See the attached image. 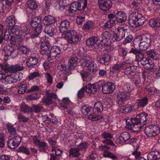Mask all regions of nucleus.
<instances>
[{
	"label": "nucleus",
	"instance_id": "1",
	"mask_svg": "<svg viewBox=\"0 0 160 160\" xmlns=\"http://www.w3.org/2000/svg\"><path fill=\"white\" fill-rule=\"evenodd\" d=\"M148 118V114L145 112L137 115L135 117L126 121V128L133 132H138L142 128L144 122Z\"/></svg>",
	"mask_w": 160,
	"mask_h": 160
},
{
	"label": "nucleus",
	"instance_id": "2",
	"mask_svg": "<svg viewBox=\"0 0 160 160\" xmlns=\"http://www.w3.org/2000/svg\"><path fill=\"white\" fill-rule=\"evenodd\" d=\"M145 21L142 15L138 12H134L131 14L129 16L128 22L132 27L136 28L142 26Z\"/></svg>",
	"mask_w": 160,
	"mask_h": 160
},
{
	"label": "nucleus",
	"instance_id": "3",
	"mask_svg": "<svg viewBox=\"0 0 160 160\" xmlns=\"http://www.w3.org/2000/svg\"><path fill=\"white\" fill-rule=\"evenodd\" d=\"M18 51V49H14L11 46L7 45L4 46L2 50V54L3 56L4 60L7 61L9 56H11L12 58L17 57Z\"/></svg>",
	"mask_w": 160,
	"mask_h": 160
},
{
	"label": "nucleus",
	"instance_id": "4",
	"mask_svg": "<svg viewBox=\"0 0 160 160\" xmlns=\"http://www.w3.org/2000/svg\"><path fill=\"white\" fill-rule=\"evenodd\" d=\"M41 44L40 47V53L42 55L47 54V56L48 58V54L49 52L50 47V44L48 41V38L46 36L41 38Z\"/></svg>",
	"mask_w": 160,
	"mask_h": 160
},
{
	"label": "nucleus",
	"instance_id": "5",
	"mask_svg": "<svg viewBox=\"0 0 160 160\" xmlns=\"http://www.w3.org/2000/svg\"><path fill=\"white\" fill-rule=\"evenodd\" d=\"M67 36V41L70 43L74 44L78 43L81 40V36L77 33L74 30L68 31Z\"/></svg>",
	"mask_w": 160,
	"mask_h": 160
},
{
	"label": "nucleus",
	"instance_id": "6",
	"mask_svg": "<svg viewBox=\"0 0 160 160\" xmlns=\"http://www.w3.org/2000/svg\"><path fill=\"white\" fill-rule=\"evenodd\" d=\"M139 42L151 43V40L150 36L148 34L138 36L134 39L132 45L134 48H137L138 46Z\"/></svg>",
	"mask_w": 160,
	"mask_h": 160
},
{
	"label": "nucleus",
	"instance_id": "7",
	"mask_svg": "<svg viewBox=\"0 0 160 160\" xmlns=\"http://www.w3.org/2000/svg\"><path fill=\"white\" fill-rule=\"evenodd\" d=\"M146 135L148 137H154L159 133V128L156 125H150L148 126L144 129Z\"/></svg>",
	"mask_w": 160,
	"mask_h": 160
},
{
	"label": "nucleus",
	"instance_id": "8",
	"mask_svg": "<svg viewBox=\"0 0 160 160\" xmlns=\"http://www.w3.org/2000/svg\"><path fill=\"white\" fill-rule=\"evenodd\" d=\"M21 140V137L18 135L10 136L7 141L8 146L10 148L13 149L18 146Z\"/></svg>",
	"mask_w": 160,
	"mask_h": 160
},
{
	"label": "nucleus",
	"instance_id": "9",
	"mask_svg": "<svg viewBox=\"0 0 160 160\" xmlns=\"http://www.w3.org/2000/svg\"><path fill=\"white\" fill-rule=\"evenodd\" d=\"M115 29L116 34L113 36V38L116 41H120L125 37L126 32L128 29L126 25H123Z\"/></svg>",
	"mask_w": 160,
	"mask_h": 160
},
{
	"label": "nucleus",
	"instance_id": "10",
	"mask_svg": "<svg viewBox=\"0 0 160 160\" xmlns=\"http://www.w3.org/2000/svg\"><path fill=\"white\" fill-rule=\"evenodd\" d=\"M130 93L124 91H120L117 98V102L119 107H121L123 105L125 102L129 99Z\"/></svg>",
	"mask_w": 160,
	"mask_h": 160
},
{
	"label": "nucleus",
	"instance_id": "11",
	"mask_svg": "<svg viewBox=\"0 0 160 160\" xmlns=\"http://www.w3.org/2000/svg\"><path fill=\"white\" fill-rule=\"evenodd\" d=\"M111 34L108 32H104L101 35V39H99L101 45L108 47L111 45L109 39Z\"/></svg>",
	"mask_w": 160,
	"mask_h": 160
},
{
	"label": "nucleus",
	"instance_id": "12",
	"mask_svg": "<svg viewBox=\"0 0 160 160\" xmlns=\"http://www.w3.org/2000/svg\"><path fill=\"white\" fill-rule=\"evenodd\" d=\"M61 53V49L59 47L53 46L51 48L49 54H48V59H53L57 58L58 59L60 57Z\"/></svg>",
	"mask_w": 160,
	"mask_h": 160
},
{
	"label": "nucleus",
	"instance_id": "13",
	"mask_svg": "<svg viewBox=\"0 0 160 160\" xmlns=\"http://www.w3.org/2000/svg\"><path fill=\"white\" fill-rule=\"evenodd\" d=\"M98 5L101 10L107 11L111 8L112 5L110 0H98Z\"/></svg>",
	"mask_w": 160,
	"mask_h": 160
},
{
	"label": "nucleus",
	"instance_id": "14",
	"mask_svg": "<svg viewBox=\"0 0 160 160\" xmlns=\"http://www.w3.org/2000/svg\"><path fill=\"white\" fill-rule=\"evenodd\" d=\"M131 137L130 134L127 132H124L121 133L120 135L116 140L118 144H123L127 141L129 140Z\"/></svg>",
	"mask_w": 160,
	"mask_h": 160
},
{
	"label": "nucleus",
	"instance_id": "15",
	"mask_svg": "<svg viewBox=\"0 0 160 160\" xmlns=\"http://www.w3.org/2000/svg\"><path fill=\"white\" fill-rule=\"evenodd\" d=\"M86 44L87 46L92 48H96L101 45L99 40L96 37L88 39L86 41Z\"/></svg>",
	"mask_w": 160,
	"mask_h": 160
},
{
	"label": "nucleus",
	"instance_id": "16",
	"mask_svg": "<svg viewBox=\"0 0 160 160\" xmlns=\"http://www.w3.org/2000/svg\"><path fill=\"white\" fill-rule=\"evenodd\" d=\"M115 88L114 85L110 82L105 83L102 87V92L104 94L112 93Z\"/></svg>",
	"mask_w": 160,
	"mask_h": 160
},
{
	"label": "nucleus",
	"instance_id": "17",
	"mask_svg": "<svg viewBox=\"0 0 160 160\" xmlns=\"http://www.w3.org/2000/svg\"><path fill=\"white\" fill-rule=\"evenodd\" d=\"M95 64L93 59H88L87 58L85 59L82 60L81 65L82 66L86 67L88 70H91L92 68L95 67Z\"/></svg>",
	"mask_w": 160,
	"mask_h": 160
},
{
	"label": "nucleus",
	"instance_id": "18",
	"mask_svg": "<svg viewBox=\"0 0 160 160\" xmlns=\"http://www.w3.org/2000/svg\"><path fill=\"white\" fill-rule=\"evenodd\" d=\"M140 62L148 70L152 69L154 66L153 62L148 58L144 57Z\"/></svg>",
	"mask_w": 160,
	"mask_h": 160
},
{
	"label": "nucleus",
	"instance_id": "19",
	"mask_svg": "<svg viewBox=\"0 0 160 160\" xmlns=\"http://www.w3.org/2000/svg\"><path fill=\"white\" fill-rule=\"evenodd\" d=\"M18 75L15 73H12L9 75L5 76V83L6 84L16 82L17 80Z\"/></svg>",
	"mask_w": 160,
	"mask_h": 160
},
{
	"label": "nucleus",
	"instance_id": "20",
	"mask_svg": "<svg viewBox=\"0 0 160 160\" xmlns=\"http://www.w3.org/2000/svg\"><path fill=\"white\" fill-rule=\"evenodd\" d=\"M38 59L36 57H30L26 61V66L30 68H34L38 63Z\"/></svg>",
	"mask_w": 160,
	"mask_h": 160
},
{
	"label": "nucleus",
	"instance_id": "21",
	"mask_svg": "<svg viewBox=\"0 0 160 160\" xmlns=\"http://www.w3.org/2000/svg\"><path fill=\"white\" fill-rule=\"evenodd\" d=\"M70 22L67 20H65L60 22L59 28L61 33L66 32L70 27Z\"/></svg>",
	"mask_w": 160,
	"mask_h": 160
},
{
	"label": "nucleus",
	"instance_id": "22",
	"mask_svg": "<svg viewBox=\"0 0 160 160\" xmlns=\"http://www.w3.org/2000/svg\"><path fill=\"white\" fill-rule=\"evenodd\" d=\"M82 68L81 66H79L78 68V72H79L81 77L84 81H90L91 80V76L89 73L86 70H81L80 68Z\"/></svg>",
	"mask_w": 160,
	"mask_h": 160
},
{
	"label": "nucleus",
	"instance_id": "23",
	"mask_svg": "<svg viewBox=\"0 0 160 160\" xmlns=\"http://www.w3.org/2000/svg\"><path fill=\"white\" fill-rule=\"evenodd\" d=\"M85 88L86 92L88 94H93L97 91V89L95 84H88Z\"/></svg>",
	"mask_w": 160,
	"mask_h": 160
},
{
	"label": "nucleus",
	"instance_id": "24",
	"mask_svg": "<svg viewBox=\"0 0 160 160\" xmlns=\"http://www.w3.org/2000/svg\"><path fill=\"white\" fill-rule=\"evenodd\" d=\"M116 20L118 22H122L126 21L127 20L126 14L122 11H118L115 14Z\"/></svg>",
	"mask_w": 160,
	"mask_h": 160
},
{
	"label": "nucleus",
	"instance_id": "25",
	"mask_svg": "<svg viewBox=\"0 0 160 160\" xmlns=\"http://www.w3.org/2000/svg\"><path fill=\"white\" fill-rule=\"evenodd\" d=\"M148 160H156L160 159V152L156 151H152L149 152L147 155Z\"/></svg>",
	"mask_w": 160,
	"mask_h": 160
},
{
	"label": "nucleus",
	"instance_id": "26",
	"mask_svg": "<svg viewBox=\"0 0 160 160\" xmlns=\"http://www.w3.org/2000/svg\"><path fill=\"white\" fill-rule=\"evenodd\" d=\"M78 59L76 57L70 58L68 60V69L69 70H72L76 66Z\"/></svg>",
	"mask_w": 160,
	"mask_h": 160
},
{
	"label": "nucleus",
	"instance_id": "27",
	"mask_svg": "<svg viewBox=\"0 0 160 160\" xmlns=\"http://www.w3.org/2000/svg\"><path fill=\"white\" fill-rule=\"evenodd\" d=\"M20 111L23 113L29 114L32 113V109L30 107L24 103H22L19 105Z\"/></svg>",
	"mask_w": 160,
	"mask_h": 160
},
{
	"label": "nucleus",
	"instance_id": "28",
	"mask_svg": "<svg viewBox=\"0 0 160 160\" xmlns=\"http://www.w3.org/2000/svg\"><path fill=\"white\" fill-rule=\"evenodd\" d=\"M148 101V98L145 97L143 98L137 100L135 104L138 108H143L146 106Z\"/></svg>",
	"mask_w": 160,
	"mask_h": 160
},
{
	"label": "nucleus",
	"instance_id": "29",
	"mask_svg": "<svg viewBox=\"0 0 160 160\" xmlns=\"http://www.w3.org/2000/svg\"><path fill=\"white\" fill-rule=\"evenodd\" d=\"M20 28H21V33H22V35L24 36L30 33V28L28 25L23 23L21 25Z\"/></svg>",
	"mask_w": 160,
	"mask_h": 160
},
{
	"label": "nucleus",
	"instance_id": "30",
	"mask_svg": "<svg viewBox=\"0 0 160 160\" xmlns=\"http://www.w3.org/2000/svg\"><path fill=\"white\" fill-rule=\"evenodd\" d=\"M16 23V20L14 16L11 15L8 16L5 21L7 26L10 27L14 25Z\"/></svg>",
	"mask_w": 160,
	"mask_h": 160
},
{
	"label": "nucleus",
	"instance_id": "31",
	"mask_svg": "<svg viewBox=\"0 0 160 160\" xmlns=\"http://www.w3.org/2000/svg\"><path fill=\"white\" fill-rule=\"evenodd\" d=\"M56 19L52 16L48 15L45 17L43 20V23L44 25H49L55 22Z\"/></svg>",
	"mask_w": 160,
	"mask_h": 160
},
{
	"label": "nucleus",
	"instance_id": "32",
	"mask_svg": "<svg viewBox=\"0 0 160 160\" xmlns=\"http://www.w3.org/2000/svg\"><path fill=\"white\" fill-rule=\"evenodd\" d=\"M23 38L22 36H18L17 37H11L10 43L12 45H18L21 43L23 40Z\"/></svg>",
	"mask_w": 160,
	"mask_h": 160
},
{
	"label": "nucleus",
	"instance_id": "33",
	"mask_svg": "<svg viewBox=\"0 0 160 160\" xmlns=\"http://www.w3.org/2000/svg\"><path fill=\"white\" fill-rule=\"evenodd\" d=\"M110 147H108L106 145H103L100 146L99 147L98 149L100 151H103V155L104 157L109 158L110 156L112 154L108 151L109 150Z\"/></svg>",
	"mask_w": 160,
	"mask_h": 160
},
{
	"label": "nucleus",
	"instance_id": "34",
	"mask_svg": "<svg viewBox=\"0 0 160 160\" xmlns=\"http://www.w3.org/2000/svg\"><path fill=\"white\" fill-rule=\"evenodd\" d=\"M56 29L51 26H46L44 28L45 32L50 37H53L55 33Z\"/></svg>",
	"mask_w": 160,
	"mask_h": 160
},
{
	"label": "nucleus",
	"instance_id": "35",
	"mask_svg": "<svg viewBox=\"0 0 160 160\" xmlns=\"http://www.w3.org/2000/svg\"><path fill=\"white\" fill-rule=\"evenodd\" d=\"M41 19L40 17H35L32 19L31 25L33 28H39L38 26L40 24L41 22Z\"/></svg>",
	"mask_w": 160,
	"mask_h": 160
},
{
	"label": "nucleus",
	"instance_id": "36",
	"mask_svg": "<svg viewBox=\"0 0 160 160\" xmlns=\"http://www.w3.org/2000/svg\"><path fill=\"white\" fill-rule=\"evenodd\" d=\"M122 105L121 107H119L120 108L118 110L120 112L124 113H127L129 112H131L134 109V107L132 106L129 107H124Z\"/></svg>",
	"mask_w": 160,
	"mask_h": 160
},
{
	"label": "nucleus",
	"instance_id": "37",
	"mask_svg": "<svg viewBox=\"0 0 160 160\" xmlns=\"http://www.w3.org/2000/svg\"><path fill=\"white\" fill-rule=\"evenodd\" d=\"M21 28L18 26H15L12 27L10 29L12 33L15 36H20L21 33Z\"/></svg>",
	"mask_w": 160,
	"mask_h": 160
},
{
	"label": "nucleus",
	"instance_id": "38",
	"mask_svg": "<svg viewBox=\"0 0 160 160\" xmlns=\"http://www.w3.org/2000/svg\"><path fill=\"white\" fill-rule=\"evenodd\" d=\"M138 67L135 66H132L126 68L124 70V73L127 75H130L136 72Z\"/></svg>",
	"mask_w": 160,
	"mask_h": 160
},
{
	"label": "nucleus",
	"instance_id": "39",
	"mask_svg": "<svg viewBox=\"0 0 160 160\" xmlns=\"http://www.w3.org/2000/svg\"><path fill=\"white\" fill-rule=\"evenodd\" d=\"M28 88L27 84H21L18 88V92L20 94H23L26 92Z\"/></svg>",
	"mask_w": 160,
	"mask_h": 160
},
{
	"label": "nucleus",
	"instance_id": "40",
	"mask_svg": "<svg viewBox=\"0 0 160 160\" xmlns=\"http://www.w3.org/2000/svg\"><path fill=\"white\" fill-rule=\"evenodd\" d=\"M62 101L63 103L62 107L64 109H69V107H71V105H72V103L70 102L68 98H64L62 100Z\"/></svg>",
	"mask_w": 160,
	"mask_h": 160
},
{
	"label": "nucleus",
	"instance_id": "41",
	"mask_svg": "<svg viewBox=\"0 0 160 160\" xmlns=\"http://www.w3.org/2000/svg\"><path fill=\"white\" fill-rule=\"evenodd\" d=\"M103 107L101 102H97L94 104V110L97 112H101L103 110Z\"/></svg>",
	"mask_w": 160,
	"mask_h": 160
},
{
	"label": "nucleus",
	"instance_id": "42",
	"mask_svg": "<svg viewBox=\"0 0 160 160\" xmlns=\"http://www.w3.org/2000/svg\"><path fill=\"white\" fill-rule=\"evenodd\" d=\"M41 32V27L39 26V28H34L32 32H30L29 34L31 38H32L38 37Z\"/></svg>",
	"mask_w": 160,
	"mask_h": 160
},
{
	"label": "nucleus",
	"instance_id": "43",
	"mask_svg": "<svg viewBox=\"0 0 160 160\" xmlns=\"http://www.w3.org/2000/svg\"><path fill=\"white\" fill-rule=\"evenodd\" d=\"M147 54L151 58L156 60L158 57V54L155 51L151 50L147 51Z\"/></svg>",
	"mask_w": 160,
	"mask_h": 160
},
{
	"label": "nucleus",
	"instance_id": "44",
	"mask_svg": "<svg viewBox=\"0 0 160 160\" xmlns=\"http://www.w3.org/2000/svg\"><path fill=\"white\" fill-rule=\"evenodd\" d=\"M32 113L33 112L38 113L43 110V107L41 104L33 105L31 107Z\"/></svg>",
	"mask_w": 160,
	"mask_h": 160
},
{
	"label": "nucleus",
	"instance_id": "45",
	"mask_svg": "<svg viewBox=\"0 0 160 160\" xmlns=\"http://www.w3.org/2000/svg\"><path fill=\"white\" fill-rule=\"evenodd\" d=\"M6 126L8 132L11 134V136L17 135L16 134V130L15 128L14 127L13 125L8 123L6 124Z\"/></svg>",
	"mask_w": 160,
	"mask_h": 160
},
{
	"label": "nucleus",
	"instance_id": "46",
	"mask_svg": "<svg viewBox=\"0 0 160 160\" xmlns=\"http://www.w3.org/2000/svg\"><path fill=\"white\" fill-rule=\"evenodd\" d=\"M79 151L77 147L76 148H72L69 151L70 155L73 157H78L80 155Z\"/></svg>",
	"mask_w": 160,
	"mask_h": 160
},
{
	"label": "nucleus",
	"instance_id": "47",
	"mask_svg": "<svg viewBox=\"0 0 160 160\" xmlns=\"http://www.w3.org/2000/svg\"><path fill=\"white\" fill-rule=\"evenodd\" d=\"M77 10H79L78 2H72L70 5V8L68 10L69 12L73 13Z\"/></svg>",
	"mask_w": 160,
	"mask_h": 160
},
{
	"label": "nucleus",
	"instance_id": "48",
	"mask_svg": "<svg viewBox=\"0 0 160 160\" xmlns=\"http://www.w3.org/2000/svg\"><path fill=\"white\" fill-rule=\"evenodd\" d=\"M149 23L150 26L152 28L158 27L160 25L159 21L154 18L150 19Z\"/></svg>",
	"mask_w": 160,
	"mask_h": 160
},
{
	"label": "nucleus",
	"instance_id": "49",
	"mask_svg": "<svg viewBox=\"0 0 160 160\" xmlns=\"http://www.w3.org/2000/svg\"><path fill=\"white\" fill-rule=\"evenodd\" d=\"M40 150L42 152H46L48 148L47 143L45 142H41L38 145Z\"/></svg>",
	"mask_w": 160,
	"mask_h": 160
},
{
	"label": "nucleus",
	"instance_id": "50",
	"mask_svg": "<svg viewBox=\"0 0 160 160\" xmlns=\"http://www.w3.org/2000/svg\"><path fill=\"white\" fill-rule=\"evenodd\" d=\"M102 118L101 115H97L96 114L92 113L88 116V118L92 121L98 120Z\"/></svg>",
	"mask_w": 160,
	"mask_h": 160
},
{
	"label": "nucleus",
	"instance_id": "51",
	"mask_svg": "<svg viewBox=\"0 0 160 160\" xmlns=\"http://www.w3.org/2000/svg\"><path fill=\"white\" fill-rule=\"evenodd\" d=\"M78 4L79 10L85 9L87 5V0H79Z\"/></svg>",
	"mask_w": 160,
	"mask_h": 160
},
{
	"label": "nucleus",
	"instance_id": "52",
	"mask_svg": "<svg viewBox=\"0 0 160 160\" xmlns=\"http://www.w3.org/2000/svg\"><path fill=\"white\" fill-rule=\"evenodd\" d=\"M93 25V23L92 22L89 21L87 22L84 24L82 28L85 30H89L92 28Z\"/></svg>",
	"mask_w": 160,
	"mask_h": 160
},
{
	"label": "nucleus",
	"instance_id": "53",
	"mask_svg": "<svg viewBox=\"0 0 160 160\" xmlns=\"http://www.w3.org/2000/svg\"><path fill=\"white\" fill-rule=\"evenodd\" d=\"M151 45V43L139 42L138 46L141 50L143 51L146 50Z\"/></svg>",
	"mask_w": 160,
	"mask_h": 160
},
{
	"label": "nucleus",
	"instance_id": "54",
	"mask_svg": "<svg viewBox=\"0 0 160 160\" xmlns=\"http://www.w3.org/2000/svg\"><path fill=\"white\" fill-rule=\"evenodd\" d=\"M27 5L31 10H34L37 7V5L36 2L33 0H28L27 2Z\"/></svg>",
	"mask_w": 160,
	"mask_h": 160
},
{
	"label": "nucleus",
	"instance_id": "55",
	"mask_svg": "<svg viewBox=\"0 0 160 160\" xmlns=\"http://www.w3.org/2000/svg\"><path fill=\"white\" fill-rule=\"evenodd\" d=\"M9 69L11 71L14 72L18 71H21L24 69L23 67L20 66L18 65H15L11 66Z\"/></svg>",
	"mask_w": 160,
	"mask_h": 160
},
{
	"label": "nucleus",
	"instance_id": "56",
	"mask_svg": "<svg viewBox=\"0 0 160 160\" xmlns=\"http://www.w3.org/2000/svg\"><path fill=\"white\" fill-rule=\"evenodd\" d=\"M115 25V21L112 19L108 20L104 24V28H111L114 26Z\"/></svg>",
	"mask_w": 160,
	"mask_h": 160
},
{
	"label": "nucleus",
	"instance_id": "57",
	"mask_svg": "<svg viewBox=\"0 0 160 160\" xmlns=\"http://www.w3.org/2000/svg\"><path fill=\"white\" fill-rule=\"evenodd\" d=\"M125 64V62L114 64L112 67V68L114 71H119Z\"/></svg>",
	"mask_w": 160,
	"mask_h": 160
},
{
	"label": "nucleus",
	"instance_id": "58",
	"mask_svg": "<svg viewBox=\"0 0 160 160\" xmlns=\"http://www.w3.org/2000/svg\"><path fill=\"white\" fill-rule=\"evenodd\" d=\"M132 81L135 84H139L141 82V79L140 76L138 74H135L131 78Z\"/></svg>",
	"mask_w": 160,
	"mask_h": 160
},
{
	"label": "nucleus",
	"instance_id": "59",
	"mask_svg": "<svg viewBox=\"0 0 160 160\" xmlns=\"http://www.w3.org/2000/svg\"><path fill=\"white\" fill-rule=\"evenodd\" d=\"M88 143L86 142L81 143L77 147V148L79 151H85L87 149Z\"/></svg>",
	"mask_w": 160,
	"mask_h": 160
},
{
	"label": "nucleus",
	"instance_id": "60",
	"mask_svg": "<svg viewBox=\"0 0 160 160\" xmlns=\"http://www.w3.org/2000/svg\"><path fill=\"white\" fill-rule=\"evenodd\" d=\"M18 121L21 122H26L28 121L29 118L26 117L21 113H19L17 116Z\"/></svg>",
	"mask_w": 160,
	"mask_h": 160
},
{
	"label": "nucleus",
	"instance_id": "61",
	"mask_svg": "<svg viewBox=\"0 0 160 160\" xmlns=\"http://www.w3.org/2000/svg\"><path fill=\"white\" fill-rule=\"evenodd\" d=\"M91 107L89 106H83L81 109V112L83 115H86L91 111Z\"/></svg>",
	"mask_w": 160,
	"mask_h": 160
},
{
	"label": "nucleus",
	"instance_id": "62",
	"mask_svg": "<svg viewBox=\"0 0 160 160\" xmlns=\"http://www.w3.org/2000/svg\"><path fill=\"white\" fill-rule=\"evenodd\" d=\"M109 57L108 55L104 54L101 55L99 58V61L101 63L104 64L108 61V58Z\"/></svg>",
	"mask_w": 160,
	"mask_h": 160
},
{
	"label": "nucleus",
	"instance_id": "63",
	"mask_svg": "<svg viewBox=\"0 0 160 160\" xmlns=\"http://www.w3.org/2000/svg\"><path fill=\"white\" fill-rule=\"evenodd\" d=\"M104 105L106 106L107 108H108L113 105V102L112 100L110 98H107L103 101Z\"/></svg>",
	"mask_w": 160,
	"mask_h": 160
},
{
	"label": "nucleus",
	"instance_id": "64",
	"mask_svg": "<svg viewBox=\"0 0 160 160\" xmlns=\"http://www.w3.org/2000/svg\"><path fill=\"white\" fill-rule=\"evenodd\" d=\"M18 152L25 153L26 154H29V152L28 149L24 146H21L17 150Z\"/></svg>",
	"mask_w": 160,
	"mask_h": 160
}]
</instances>
